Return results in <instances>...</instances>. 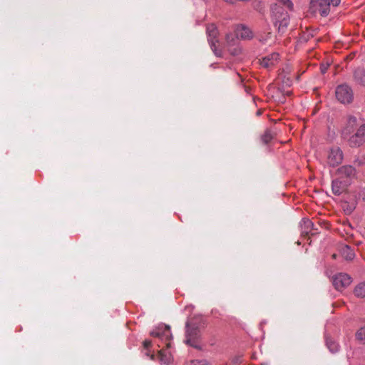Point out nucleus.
Returning <instances> with one entry per match:
<instances>
[{
  "label": "nucleus",
  "instance_id": "nucleus-1",
  "mask_svg": "<svg viewBox=\"0 0 365 365\" xmlns=\"http://www.w3.org/2000/svg\"><path fill=\"white\" fill-rule=\"evenodd\" d=\"M185 343L196 349L200 348V332L191 321L186 323Z\"/></svg>",
  "mask_w": 365,
  "mask_h": 365
},
{
  "label": "nucleus",
  "instance_id": "nucleus-2",
  "mask_svg": "<svg viewBox=\"0 0 365 365\" xmlns=\"http://www.w3.org/2000/svg\"><path fill=\"white\" fill-rule=\"evenodd\" d=\"M340 1L341 0H312L311 7L314 12H319L322 16H327L329 12L330 5L336 6Z\"/></svg>",
  "mask_w": 365,
  "mask_h": 365
},
{
  "label": "nucleus",
  "instance_id": "nucleus-3",
  "mask_svg": "<svg viewBox=\"0 0 365 365\" xmlns=\"http://www.w3.org/2000/svg\"><path fill=\"white\" fill-rule=\"evenodd\" d=\"M151 336L158 341H160L162 344L165 343V346L169 348L170 346V340L172 339V334L170 332V327L166 325H162L157 327L151 333Z\"/></svg>",
  "mask_w": 365,
  "mask_h": 365
},
{
  "label": "nucleus",
  "instance_id": "nucleus-4",
  "mask_svg": "<svg viewBox=\"0 0 365 365\" xmlns=\"http://www.w3.org/2000/svg\"><path fill=\"white\" fill-rule=\"evenodd\" d=\"M350 147L357 148L365 143V123L361 122L355 132L347 140Z\"/></svg>",
  "mask_w": 365,
  "mask_h": 365
},
{
  "label": "nucleus",
  "instance_id": "nucleus-5",
  "mask_svg": "<svg viewBox=\"0 0 365 365\" xmlns=\"http://www.w3.org/2000/svg\"><path fill=\"white\" fill-rule=\"evenodd\" d=\"M344 155L339 147L331 148L327 153V164L332 168L336 167L342 163Z\"/></svg>",
  "mask_w": 365,
  "mask_h": 365
},
{
  "label": "nucleus",
  "instance_id": "nucleus-6",
  "mask_svg": "<svg viewBox=\"0 0 365 365\" xmlns=\"http://www.w3.org/2000/svg\"><path fill=\"white\" fill-rule=\"evenodd\" d=\"M361 122H359L358 119L352 115L347 117L346 123L341 129V136L344 140L349 138L355 132L360 125Z\"/></svg>",
  "mask_w": 365,
  "mask_h": 365
},
{
  "label": "nucleus",
  "instance_id": "nucleus-7",
  "mask_svg": "<svg viewBox=\"0 0 365 365\" xmlns=\"http://www.w3.org/2000/svg\"><path fill=\"white\" fill-rule=\"evenodd\" d=\"M351 282V277L346 273H338L332 277L333 285L338 291H343L348 287Z\"/></svg>",
  "mask_w": 365,
  "mask_h": 365
},
{
  "label": "nucleus",
  "instance_id": "nucleus-8",
  "mask_svg": "<svg viewBox=\"0 0 365 365\" xmlns=\"http://www.w3.org/2000/svg\"><path fill=\"white\" fill-rule=\"evenodd\" d=\"M336 97L341 103H349L353 100V92L351 88L346 85H340L336 89Z\"/></svg>",
  "mask_w": 365,
  "mask_h": 365
},
{
  "label": "nucleus",
  "instance_id": "nucleus-9",
  "mask_svg": "<svg viewBox=\"0 0 365 365\" xmlns=\"http://www.w3.org/2000/svg\"><path fill=\"white\" fill-rule=\"evenodd\" d=\"M336 174L338 175V178L343 180H347L349 182V180L355 177L356 170L351 165H343L338 168Z\"/></svg>",
  "mask_w": 365,
  "mask_h": 365
},
{
  "label": "nucleus",
  "instance_id": "nucleus-10",
  "mask_svg": "<svg viewBox=\"0 0 365 365\" xmlns=\"http://www.w3.org/2000/svg\"><path fill=\"white\" fill-rule=\"evenodd\" d=\"M235 34L236 38L242 40H250L253 38L254 34L252 31L247 26L241 24L237 25L235 29Z\"/></svg>",
  "mask_w": 365,
  "mask_h": 365
},
{
  "label": "nucleus",
  "instance_id": "nucleus-11",
  "mask_svg": "<svg viewBox=\"0 0 365 365\" xmlns=\"http://www.w3.org/2000/svg\"><path fill=\"white\" fill-rule=\"evenodd\" d=\"M207 34L208 38V41L210 44V46L212 50L215 51L217 48L216 43H218L217 39L218 35V31L215 24H209L207 26Z\"/></svg>",
  "mask_w": 365,
  "mask_h": 365
},
{
  "label": "nucleus",
  "instance_id": "nucleus-12",
  "mask_svg": "<svg viewBox=\"0 0 365 365\" xmlns=\"http://www.w3.org/2000/svg\"><path fill=\"white\" fill-rule=\"evenodd\" d=\"M279 61V54L278 53H272L269 54L260 61V65L266 68H271L278 63Z\"/></svg>",
  "mask_w": 365,
  "mask_h": 365
},
{
  "label": "nucleus",
  "instance_id": "nucleus-13",
  "mask_svg": "<svg viewBox=\"0 0 365 365\" xmlns=\"http://www.w3.org/2000/svg\"><path fill=\"white\" fill-rule=\"evenodd\" d=\"M349 182L336 178L332 181V192L336 195L341 194L346 188Z\"/></svg>",
  "mask_w": 365,
  "mask_h": 365
},
{
  "label": "nucleus",
  "instance_id": "nucleus-14",
  "mask_svg": "<svg viewBox=\"0 0 365 365\" xmlns=\"http://www.w3.org/2000/svg\"><path fill=\"white\" fill-rule=\"evenodd\" d=\"M339 250L341 256L346 260H352L355 257L354 251L348 245H342Z\"/></svg>",
  "mask_w": 365,
  "mask_h": 365
},
{
  "label": "nucleus",
  "instance_id": "nucleus-15",
  "mask_svg": "<svg viewBox=\"0 0 365 365\" xmlns=\"http://www.w3.org/2000/svg\"><path fill=\"white\" fill-rule=\"evenodd\" d=\"M354 293L357 297H365V282L357 284L354 289Z\"/></svg>",
  "mask_w": 365,
  "mask_h": 365
},
{
  "label": "nucleus",
  "instance_id": "nucleus-16",
  "mask_svg": "<svg viewBox=\"0 0 365 365\" xmlns=\"http://www.w3.org/2000/svg\"><path fill=\"white\" fill-rule=\"evenodd\" d=\"M354 78L358 83L365 86V72L364 71H356L354 73Z\"/></svg>",
  "mask_w": 365,
  "mask_h": 365
},
{
  "label": "nucleus",
  "instance_id": "nucleus-17",
  "mask_svg": "<svg viewBox=\"0 0 365 365\" xmlns=\"http://www.w3.org/2000/svg\"><path fill=\"white\" fill-rule=\"evenodd\" d=\"M356 339L359 343L365 344V327H361L356 331Z\"/></svg>",
  "mask_w": 365,
  "mask_h": 365
},
{
  "label": "nucleus",
  "instance_id": "nucleus-18",
  "mask_svg": "<svg viewBox=\"0 0 365 365\" xmlns=\"http://www.w3.org/2000/svg\"><path fill=\"white\" fill-rule=\"evenodd\" d=\"M273 138V135L269 130H266L261 136V140L264 144H268Z\"/></svg>",
  "mask_w": 365,
  "mask_h": 365
},
{
  "label": "nucleus",
  "instance_id": "nucleus-19",
  "mask_svg": "<svg viewBox=\"0 0 365 365\" xmlns=\"http://www.w3.org/2000/svg\"><path fill=\"white\" fill-rule=\"evenodd\" d=\"M327 345L328 349L332 352H336L339 350V345L334 341L331 339L327 340Z\"/></svg>",
  "mask_w": 365,
  "mask_h": 365
},
{
  "label": "nucleus",
  "instance_id": "nucleus-20",
  "mask_svg": "<svg viewBox=\"0 0 365 365\" xmlns=\"http://www.w3.org/2000/svg\"><path fill=\"white\" fill-rule=\"evenodd\" d=\"M163 353H164V350H163V349L159 351L160 361H162L163 364H164L165 365H167L170 361V357H167L166 355L164 356Z\"/></svg>",
  "mask_w": 365,
  "mask_h": 365
},
{
  "label": "nucleus",
  "instance_id": "nucleus-21",
  "mask_svg": "<svg viewBox=\"0 0 365 365\" xmlns=\"http://www.w3.org/2000/svg\"><path fill=\"white\" fill-rule=\"evenodd\" d=\"M226 41L228 45L235 44L236 38H234L232 34H227L226 35Z\"/></svg>",
  "mask_w": 365,
  "mask_h": 365
},
{
  "label": "nucleus",
  "instance_id": "nucleus-22",
  "mask_svg": "<svg viewBox=\"0 0 365 365\" xmlns=\"http://www.w3.org/2000/svg\"><path fill=\"white\" fill-rule=\"evenodd\" d=\"M279 2H281L283 5L287 6L289 10H292L293 9V4L290 0H278Z\"/></svg>",
  "mask_w": 365,
  "mask_h": 365
},
{
  "label": "nucleus",
  "instance_id": "nucleus-23",
  "mask_svg": "<svg viewBox=\"0 0 365 365\" xmlns=\"http://www.w3.org/2000/svg\"><path fill=\"white\" fill-rule=\"evenodd\" d=\"M355 164L358 166L365 165V154L362 155L359 158L355 160Z\"/></svg>",
  "mask_w": 365,
  "mask_h": 365
},
{
  "label": "nucleus",
  "instance_id": "nucleus-24",
  "mask_svg": "<svg viewBox=\"0 0 365 365\" xmlns=\"http://www.w3.org/2000/svg\"><path fill=\"white\" fill-rule=\"evenodd\" d=\"M359 197H361L364 200H365V188H362L359 192Z\"/></svg>",
  "mask_w": 365,
  "mask_h": 365
},
{
  "label": "nucleus",
  "instance_id": "nucleus-25",
  "mask_svg": "<svg viewBox=\"0 0 365 365\" xmlns=\"http://www.w3.org/2000/svg\"><path fill=\"white\" fill-rule=\"evenodd\" d=\"M152 344V341H148V340H145L144 342H143V346L145 349H148Z\"/></svg>",
  "mask_w": 365,
  "mask_h": 365
},
{
  "label": "nucleus",
  "instance_id": "nucleus-26",
  "mask_svg": "<svg viewBox=\"0 0 365 365\" xmlns=\"http://www.w3.org/2000/svg\"><path fill=\"white\" fill-rule=\"evenodd\" d=\"M304 224L307 228L312 225V222L309 220H304Z\"/></svg>",
  "mask_w": 365,
  "mask_h": 365
},
{
  "label": "nucleus",
  "instance_id": "nucleus-27",
  "mask_svg": "<svg viewBox=\"0 0 365 365\" xmlns=\"http://www.w3.org/2000/svg\"><path fill=\"white\" fill-rule=\"evenodd\" d=\"M288 24V19H287L286 18H284L283 20L282 21V22L280 23V26H286Z\"/></svg>",
  "mask_w": 365,
  "mask_h": 365
},
{
  "label": "nucleus",
  "instance_id": "nucleus-28",
  "mask_svg": "<svg viewBox=\"0 0 365 365\" xmlns=\"http://www.w3.org/2000/svg\"><path fill=\"white\" fill-rule=\"evenodd\" d=\"M336 254L332 255V258H333V259H336Z\"/></svg>",
  "mask_w": 365,
  "mask_h": 365
},
{
  "label": "nucleus",
  "instance_id": "nucleus-29",
  "mask_svg": "<svg viewBox=\"0 0 365 365\" xmlns=\"http://www.w3.org/2000/svg\"><path fill=\"white\" fill-rule=\"evenodd\" d=\"M155 343H157L158 346L160 347L161 346V344H160L159 341H155Z\"/></svg>",
  "mask_w": 365,
  "mask_h": 365
},
{
  "label": "nucleus",
  "instance_id": "nucleus-30",
  "mask_svg": "<svg viewBox=\"0 0 365 365\" xmlns=\"http://www.w3.org/2000/svg\"><path fill=\"white\" fill-rule=\"evenodd\" d=\"M326 68H322V71L324 73L325 72Z\"/></svg>",
  "mask_w": 365,
  "mask_h": 365
}]
</instances>
